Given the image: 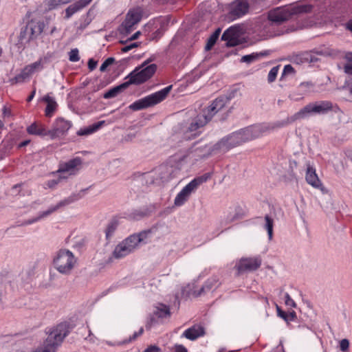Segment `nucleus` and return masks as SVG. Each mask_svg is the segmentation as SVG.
<instances>
[{
    "instance_id": "nucleus-1",
    "label": "nucleus",
    "mask_w": 352,
    "mask_h": 352,
    "mask_svg": "<svg viewBox=\"0 0 352 352\" xmlns=\"http://www.w3.org/2000/svg\"><path fill=\"white\" fill-rule=\"evenodd\" d=\"M333 110V104L328 100H320L316 102H311L302 108L291 117L277 124L278 126H285L297 120L304 119L312 115L326 114Z\"/></svg>"
},
{
    "instance_id": "nucleus-2",
    "label": "nucleus",
    "mask_w": 352,
    "mask_h": 352,
    "mask_svg": "<svg viewBox=\"0 0 352 352\" xmlns=\"http://www.w3.org/2000/svg\"><path fill=\"white\" fill-rule=\"evenodd\" d=\"M312 8L311 5L277 7L268 12L267 19L272 24L280 25L289 20L293 16L311 12Z\"/></svg>"
},
{
    "instance_id": "nucleus-3",
    "label": "nucleus",
    "mask_w": 352,
    "mask_h": 352,
    "mask_svg": "<svg viewBox=\"0 0 352 352\" xmlns=\"http://www.w3.org/2000/svg\"><path fill=\"white\" fill-rule=\"evenodd\" d=\"M69 333L67 324L62 322L57 324L47 332V337L43 346L36 349L34 352H56Z\"/></svg>"
},
{
    "instance_id": "nucleus-4",
    "label": "nucleus",
    "mask_w": 352,
    "mask_h": 352,
    "mask_svg": "<svg viewBox=\"0 0 352 352\" xmlns=\"http://www.w3.org/2000/svg\"><path fill=\"white\" fill-rule=\"evenodd\" d=\"M246 136L243 129L232 133L230 135L222 138L220 141L216 143L212 147L206 146L204 148L206 150V153L201 155L202 157H207L211 155L213 152L225 153L230 148L237 146L243 142H247Z\"/></svg>"
},
{
    "instance_id": "nucleus-5",
    "label": "nucleus",
    "mask_w": 352,
    "mask_h": 352,
    "mask_svg": "<svg viewBox=\"0 0 352 352\" xmlns=\"http://www.w3.org/2000/svg\"><path fill=\"white\" fill-rule=\"evenodd\" d=\"M150 233L151 231L148 230L130 235L116 246L113 256L118 259L133 252L140 243L145 241Z\"/></svg>"
},
{
    "instance_id": "nucleus-6",
    "label": "nucleus",
    "mask_w": 352,
    "mask_h": 352,
    "mask_svg": "<svg viewBox=\"0 0 352 352\" xmlns=\"http://www.w3.org/2000/svg\"><path fill=\"white\" fill-rule=\"evenodd\" d=\"M45 28L44 22L32 19L28 24L21 29L18 36L17 45L19 48H25L26 45L34 41L43 32Z\"/></svg>"
},
{
    "instance_id": "nucleus-7",
    "label": "nucleus",
    "mask_w": 352,
    "mask_h": 352,
    "mask_svg": "<svg viewBox=\"0 0 352 352\" xmlns=\"http://www.w3.org/2000/svg\"><path fill=\"white\" fill-rule=\"evenodd\" d=\"M171 89L172 85H169L159 91L141 98L130 104L129 109L133 111H139L154 106L164 100Z\"/></svg>"
},
{
    "instance_id": "nucleus-8",
    "label": "nucleus",
    "mask_w": 352,
    "mask_h": 352,
    "mask_svg": "<svg viewBox=\"0 0 352 352\" xmlns=\"http://www.w3.org/2000/svg\"><path fill=\"white\" fill-rule=\"evenodd\" d=\"M85 192V190L80 191L78 193H75L71 195L69 197L65 198V199H63L60 201L58 203H57L56 205L51 206L48 208L47 210L39 212L37 217L32 218L30 219L24 221L21 225L22 226H28L34 223H36L43 219H45L50 215H51L52 213L56 212L60 208H63L78 199L82 197L83 192Z\"/></svg>"
},
{
    "instance_id": "nucleus-9",
    "label": "nucleus",
    "mask_w": 352,
    "mask_h": 352,
    "mask_svg": "<svg viewBox=\"0 0 352 352\" xmlns=\"http://www.w3.org/2000/svg\"><path fill=\"white\" fill-rule=\"evenodd\" d=\"M76 259L72 252L60 250L54 259V267L63 274H68L74 268Z\"/></svg>"
},
{
    "instance_id": "nucleus-10",
    "label": "nucleus",
    "mask_w": 352,
    "mask_h": 352,
    "mask_svg": "<svg viewBox=\"0 0 352 352\" xmlns=\"http://www.w3.org/2000/svg\"><path fill=\"white\" fill-rule=\"evenodd\" d=\"M179 173V164L172 160L161 164L153 170L155 179L162 183L177 177Z\"/></svg>"
},
{
    "instance_id": "nucleus-11",
    "label": "nucleus",
    "mask_w": 352,
    "mask_h": 352,
    "mask_svg": "<svg viewBox=\"0 0 352 352\" xmlns=\"http://www.w3.org/2000/svg\"><path fill=\"white\" fill-rule=\"evenodd\" d=\"M156 70L157 65L155 64H151L144 67L140 66L131 72L126 78H129L128 82L130 85H140L151 78Z\"/></svg>"
},
{
    "instance_id": "nucleus-12",
    "label": "nucleus",
    "mask_w": 352,
    "mask_h": 352,
    "mask_svg": "<svg viewBox=\"0 0 352 352\" xmlns=\"http://www.w3.org/2000/svg\"><path fill=\"white\" fill-rule=\"evenodd\" d=\"M281 122L282 121H278L273 124H257L243 129L245 135L246 136V140L250 141L253 139L259 138L263 134L269 133L274 129L281 128L282 126H277V124Z\"/></svg>"
},
{
    "instance_id": "nucleus-13",
    "label": "nucleus",
    "mask_w": 352,
    "mask_h": 352,
    "mask_svg": "<svg viewBox=\"0 0 352 352\" xmlns=\"http://www.w3.org/2000/svg\"><path fill=\"white\" fill-rule=\"evenodd\" d=\"M249 8L246 0H235L229 5L228 18L231 21L239 19L248 13Z\"/></svg>"
},
{
    "instance_id": "nucleus-14",
    "label": "nucleus",
    "mask_w": 352,
    "mask_h": 352,
    "mask_svg": "<svg viewBox=\"0 0 352 352\" xmlns=\"http://www.w3.org/2000/svg\"><path fill=\"white\" fill-rule=\"evenodd\" d=\"M72 126V124L70 121L63 118H58L55 120L52 129L48 132L49 137L51 139L62 137L67 133Z\"/></svg>"
},
{
    "instance_id": "nucleus-15",
    "label": "nucleus",
    "mask_w": 352,
    "mask_h": 352,
    "mask_svg": "<svg viewBox=\"0 0 352 352\" xmlns=\"http://www.w3.org/2000/svg\"><path fill=\"white\" fill-rule=\"evenodd\" d=\"M175 135L178 138H182L184 140H190L199 135L200 131H197L188 121L176 126L175 127Z\"/></svg>"
},
{
    "instance_id": "nucleus-16",
    "label": "nucleus",
    "mask_w": 352,
    "mask_h": 352,
    "mask_svg": "<svg viewBox=\"0 0 352 352\" xmlns=\"http://www.w3.org/2000/svg\"><path fill=\"white\" fill-rule=\"evenodd\" d=\"M261 259L259 256L242 258L235 265L238 274L255 271L260 267Z\"/></svg>"
},
{
    "instance_id": "nucleus-17",
    "label": "nucleus",
    "mask_w": 352,
    "mask_h": 352,
    "mask_svg": "<svg viewBox=\"0 0 352 352\" xmlns=\"http://www.w3.org/2000/svg\"><path fill=\"white\" fill-rule=\"evenodd\" d=\"M81 162L80 158L76 157L68 162L61 163L59 164L56 173L60 174V178L66 179L69 175L76 173V168L81 164Z\"/></svg>"
},
{
    "instance_id": "nucleus-18",
    "label": "nucleus",
    "mask_w": 352,
    "mask_h": 352,
    "mask_svg": "<svg viewBox=\"0 0 352 352\" xmlns=\"http://www.w3.org/2000/svg\"><path fill=\"white\" fill-rule=\"evenodd\" d=\"M240 28L232 26L227 29L221 36V40L226 41V46L230 47L240 44Z\"/></svg>"
},
{
    "instance_id": "nucleus-19",
    "label": "nucleus",
    "mask_w": 352,
    "mask_h": 352,
    "mask_svg": "<svg viewBox=\"0 0 352 352\" xmlns=\"http://www.w3.org/2000/svg\"><path fill=\"white\" fill-rule=\"evenodd\" d=\"M230 100L226 96H221L213 100L212 104L204 110L210 120L219 111H221L226 105L229 102Z\"/></svg>"
},
{
    "instance_id": "nucleus-20",
    "label": "nucleus",
    "mask_w": 352,
    "mask_h": 352,
    "mask_svg": "<svg viewBox=\"0 0 352 352\" xmlns=\"http://www.w3.org/2000/svg\"><path fill=\"white\" fill-rule=\"evenodd\" d=\"M196 190L191 182L188 183L176 196L174 204L176 206H182L190 195Z\"/></svg>"
},
{
    "instance_id": "nucleus-21",
    "label": "nucleus",
    "mask_w": 352,
    "mask_h": 352,
    "mask_svg": "<svg viewBox=\"0 0 352 352\" xmlns=\"http://www.w3.org/2000/svg\"><path fill=\"white\" fill-rule=\"evenodd\" d=\"M205 334L204 328L200 324H195L187 329L182 334L183 337L190 340H195Z\"/></svg>"
},
{
    "instance_id": "nucleus-22",
    "label": "nucleus",
    "mask_w": 352,
    "mask_h": 352,
    "mask_svg": "<svg viewBox=\"0 0 352 352\" xmlns=\"http://www.w3.org/2000/svg\"><path fill=\"white\" fill-rule=\"evenodd\" d=\"M92 0H80L70 5L65 10V18H70L74 13L86 7Z\"/></svg>"
},
{
    "instance_id": "nucleus-23",
    "label": "nucleus",
    "mask_w": 352,
    "mask_h": 352,
    "mask_svg": "<svg viewBox=\"0 0 352 352\" xmlns=\"http://www.w3.org/2000/svg\"><path fill=\"white\" fill-rule=\"evenodd\" d=\"M27 131L30 135H35L42 137H49L48 132H50V130L47 129L42 124H38L37 123L34 122L27 128Z\"/></svg>"
},
{
    "instance_id": "nucleus-24",
    "label": "nucleus",
    "mask_w": 352,
    "mask_h": 352,
    "mask_svg": "<svg viewBox=\"0 0 352 352\" xmlns=\"http://www.w3.org/2000/svg\"><path fill=\"white\" fill-rule=\"evenodd\" d=\"M211 120L203 111L202 113L197 115L195 118L191 119L189 122L195 128L197 131L204 126Z\"/></svg>"
},
{
    "instance_id": "nucleus-25",
    "label": "nucleus",
    "mask_w": 352,
    "mask_h": 352,
    "mask_svg": "<svg viewBox=\"0 0 352 352\" xmlns=\"http://www.w3.org/2000/svg\"><path fill=\"white\" fill-rule=\"evenodd\" d=\"M305 179L307 183L314 188H319L321 186L320 181L318 179L315 170L310 166H308L307 169Z\"/></svg>"
},
{
    "instance_id": "nucleus-26",
    "label": "nucleus",
    "mask_w": 352,
    "mask_h": 352,
    "mask_svg": "<svg viewBox=\"0 0 352 352\" xmlns=\"http://www.w3.org/2000/svg\"><path fill=\"white\" fill-rule=\"evenodd\" d=\"M129 85H130V84L129 83L128 81L124 82L118 86H116V87L111 88L109 91H107L106 93H104L103 97L105 99H109V98H114V97L117 96L120 93L123 91L124 89H126Z\"/></svg>"
},
{
    "instance_id": "nucleus-27",
    "label": "nucleus",
    "mask_w": 352,
    "mask_h": 352,
    "mask_svg": "<svg viewBox=\"0 0 352 352\" xmlns=\"http://www.w3.org/2000/svg\"><path fill=\"white\" fill-rule=\"evenodd\" d=\"M218 279L217 277H212L208 278L203 285L199 292L197 293V296H200L203 294H205L210 290L214 289L217 287Z\"/></svg>"
},
{
    "instance_id": "nucleus-28",
    "label": "nucleus",
    "mask_w": 352,
    "mask_h": 352,
    "mask_svg": "<svg viewBox=\"0 0 352 352\" xmlns=\"http://www.w3.org/2000/svg\"><path fill=\"white\" fill-rule=\"evenodd\" d=\"M142 10L140 8H136L130 10L127 13L126 18L134 24H138L142 19Z\"/></svg>"
},
{
    "instance_id": "nucleus-29",
    "label": "nucleus",
    "mask_w": 352,
    "mask_h": 352,
    "mask_svg": "<svg viewBox=\"0 0 352 352\" xmlns=\"http://www.w3.org/2000/svg\"><path fill=\"white\" fill-rule=\"evenodd\" d=\"M32 73L29 71L28 67L25 66L21 72L20 74H17L15 77L10 80L12 84L22 83L25 80H28L32 76Z\"/></svg>"
},
{
    "instance_id": "nucleus-30",
    "label": "nucleus",
    "mask_w": 352,
    "mask_h": 352,
    "mask_svg": "<svg viewBox=\"0 0 352 352\" xmlns=\"http://www.w3.org/2000/svg\"><path fill=\"white\" fill-rule=\"evenodd\" d=\"M104 124V121H99L93 124L92 125L89 126L85 129H81L78 132L77 134L78 135H87L91 134L96 131H98L103 124Z\"/></svg>"
},
{
    "instance_id": "nucleus-31",
    "label": "nucleus",
    "mask_w": 352,
    "mask_h": 352,
    "mask_svg": "<svg viewBox=\"0 0 352 352\" xmlns=\"http://www.w3.org/2000/svg\"><path fill=\"white\" fill-rule=\"evenodd\" d=\"M43 100L47 102L45 115L48 117H51L53 113L56 111L57 107L56 102L53 98L49 96H45Z\"/></svg>"
},
{
    "instance_id": "nucleus-32",
    "label": "nucleus",
    "mask_w": 352,
    "mask_h": 352,
    "mask_svg": "<svg viewBox=\"0 0 352 352\" xmlns=\"http://www.w3.org/2000/svg\"><path fill=\"white\" fill-rule=\"evenodd\" d=\"M119 225V222L117 219H111L107 226L105 230L106 239L110 240L113 236L116 230H117Z\"/></svg>"
},
{
    "instance_id": "nucleus-33",
    "label": "nucleus",
    "mask_w": 352,
    "mask_h": 352,
    "mask_svg": "<svg viewBox=\"0 0 352 352\" xmlns=\"http://www.w3.org/2000/svg\"><path fill=\"white\" fill-rule=\"evenodd\" d=\"M154 314L160 318L169 317L170 315V309L164 304H159L155 307Z\"/></svg>"
},
{
    "instance_id": "nucleus-34",
    "label": "nucleus",
    "mask_w": 352,
    "mask_h": 352,
    "mask_svg": "<svg viewBox=\"0 0 352 352\" xmlns=\"http://www.w3.org/2000/svg\"><path fill=\"white\" fill-rule=\"evenodd\" d=\"M292 60L294 63L300 64L303 63L312 62L311 55L307 52L300 53L293 56Z\"/></svg>"
},
{
    "instance_id": "nucleus-35",
    "label": "nucleus",
    "mask_w": 352,
    "mask_h": 352,
    "mask_svg": "<svg viewBox=\"0 0 352 352\" xmlns=\"http://www.w3.org/2000/svg\"><path fill=\"white\" fill-rule=\"evenodd\" d=\"M135 25V24H134V23L131 22L129 19H125L121 24L119 31L121 34L126 36L133 30Z\"/></svg>"
},
{
    "instance_id": "nucleus-36",
    "label": "nucleus",
    "mask_w": 352,
    "mask_h": 352,
    "mask_svg": "<svg viewBox=\"0 0 352 352\" xmlns=\"http://www.w3.org/2000/svg\"><path fill=\"white\" fill-rule=\"evenodd\" d=\"M263 228L267 232L269 240H272L273 237L274 219L268 214L265 216Z\"/></svg>"
},
{
    "instance_id": "nucleus-37",
    "label": "nucleus",
    "mask_w": 352,
    "mask_h": 352,
    "mask_svg": "<svg viewBox=\"0 0 352 352\" xmlns=\"http://www.w3.org/2000/svg\"><path fill=\"white\" fill-rule=\"evenodd\" d=\"M267 54V52L252 53L251 54L242 56L241 61L243 63H251L258 60L260 57L266 56Z\"/></svg>"
},
{
    "instance_id": "nucleus-38",
    "label": "nucleus",
    "mask_w": 352,
    "mask_h": 352,
    "mask_svg": "<svg viewBox=\"0 0 352 352\" xmlns=\"http://www.w3.org/2000/svg\"><path fill=\"white\" fill-rule=\"evenodd\" d=\"M210 177V173H206L200 177H197L192 179L190 182L197 190V188L204 182H206Z\"/></svg>"
},
{
    "instance_id": "nucleus-39",
    "label": "nucleus",
    "mask_w": 352,
    "mask_h": 352,
    "mask_svg": "<svg viewBox=\"0 0 352 352\" xmlns=\"http://www.w3.org/2000/svg\"><path fill=\"white\" fill-rule=\"evenodd\" d=\"M29 71L33 74L36 71H40L43 68V65L42 63V60L40 59L32 64H30L26 66Z\"/></svg>"
},
{
    "instance_id": "nucleus-40",
    "label": "nucleus",
    "mask_w": 352,
    "mask_h": 352,
    "mask_svg": "<svg viewBox=\"0 0 352 352\" xmlns=\"http://www.w3.org/2000/svg\"><path fill=\"white\" fill-rule=\"evenodd\" d=\"M150 212L146 209L144 210H135L131 214L130 217L133 219L139 220L144 217L149 215Z\"/></svg>"
},
{
    "instance_id": "nucleus-41",
    "label": "nucleus",
    "mask_w": 352,
    "mask_h": 352,
    "mask_svg": "<svg viewBox=\"0 0 352 352\" xmlns=\"http://www.w3.org/2000/svg\"><path fill=\"white\" fill-rule=\"evenodd\" d=\"M307 93V90H303V92L299 91L298 88L297 91H293L289 95V98L294 101H298L303 98V96Z\"/></svg>"
},
{
    "instance_id": "nucleus-42",
    "label": "nucleus",
    "mask_w": 352,
    "mask_h": 352,
    "mask_svg": "<svg viewBox=\"0 0 352 352\" xmlns=\"http://www.w3.org/2000/svg\"><path fill=\"white\" fill-rule=\"evenodd\" d=\"M278 72V67H274L270 69L267 76V80L269 82H272L276 80Z\"/></svg>"
},
{
    "instance_id": "nucleus-43",
    "label": "nucleus",
    "mask_w": 352,
    "mask_h": 352,
    "mask_svg": "<svg viewBox=\"0 0 352 352\" xmlns=\"http://www.w3.org/2000/svg\"><path fill=\"white\" fill-rule=\"evenodd\" d=\"M115 61V58H113V57H109L108 58H107L104 62L103 63L100 65V71L103 72L104 71H106L107 68L111 65V64H113Z\"/></svg>"
},
{
    "instance_id": "nucleus-44",
    "label": "nucleus",
    "mask_w": 352,
    "mask_h": 352,
    "mask_svg": "<svg viewBox=\"0 0 352 352\" xmlns=\"http://www.w3.org/2000/svg\"><path fill=\"white\" fill-rule=\"evenodd\" d=\"M69 59L72 62H76L79 60L80 56L78 54V49H73L69 53Z\"/></svg>"
},
{
    "instance_id": "nucleus-45",
    "label": "nucleus",
    "mask_w": 352,
    "mask_h": 352,
    "mask_svg": "<svg viewBox=\"0 0 352 352\" xmlns=\"http://www.w3.org/2000/svg\"><path fill=\"white\" fill-rule=\"evenodd\" d=\"M313 87L314 85L311 82H303L298 86L299 91L302 93L303 92V90H307V92H309Z\"/></svg>"
},
{
    "instance_id": "nucleus-46",
    "label": "nucleus",
    "mask_w": 352,
    "mask_h": 352,
    "mask_svg": "<svg viewBox=\"0 0 352 352\" xmlns=\"http://www.w3.org/2000/svg\"><path fill=\"white\" fill-rule=\"evenodd\" d=\"M217 39L214 37H213L212 35L208 38V41H207V43L205 46V50L206 51H208L210 50L213 46L216 43Z\"/></svg>"
},
{
    "instance_id": "nucleus-47",
    "label": "nucleus",
    "mask_w": 352,
    "mask_h": 352,
    "mask_svg": "<svg viewBox=\"0 0 352 352\" xmlns=\"http://www.w3.org/2000/svg\"><path fill=\"white\" fill-rule=\"evenodd\" d=\"M285 304L287 306L291 307H296V304L294 302V300L290 297L289 294L286 293L285 294Z\"/></svg>"
},
{
    "instance_id": "nucleus-48",
    "label": "nucleus",
    "mask_w": 352,
    "mask_h": 352,
    "mask_svg": "<svg viewBox=\"0 0 352 352\" xmlns=\"http://www.w3.org/2000/svg\"><path fill=\"white\" fill-rule=\"evenodd\" d=\"M72 0H50L49 6L54 8L58 5L65 4L70 2Z\"/></svg>"
},
{
    "instance_id": "nucleus-49",
    "label": "nucleus",
    "mask_w": 352,
    "mask_h": 352,
    "mask_svg": "<svg viewBox=\"0 0 352 352\" xmlns=\"http://www.w3.org/2000/svg\"><path fill=\"white\" fill-rule=\"evenodd\" d=\"M63 179H64L60 178V174H58V177L57 179H50L47 181V185L49 188H54Z\"/></svg>"
},
{
    "instance_id": "nucleus-50",
    "label": "nucleus",
    "mask_w": 352,
    "mask_h": 352,
    "mask_svg": "<svg viewBox=\"0 0 352 352\" xmlns=\"http://www.w3.org/2000/svg\"><path fill=\"white\" fill-rule=\"evenodd\" d=\"M349 347V340H347V339H342L340 342V349L342 352L346 351L348 350Z\"/></svg>"
},
{
    "instance_id": "nucleus-51",
    "label": "nucleus",
    "mask_w": 352,
    "mask_h": 352,
    "mask_svg": "<svg viewBox=\"0 0 352 352\" xmlns=\"http://www.w3.org/2000/svg\"><path fill=\"white\" fill-rule=\"evenodd\" d=\"M140 45V43L138 42H135V43H131L129 45H125L124 47H123L122 48V52H127L129 51H130L131 50H132L133 48H135V47H138Z\"/></svg>"
},
{
    "instance_id": "nucleus-52",
    "label": "nucleus",
    "mask_w": 352,
    "mask_h": 352,
    "mask_svg": "<svg viewBox=\"0 0 352 352\" xmlns=\"http://www.w3.org/2000/svg\"><path fill=\"white\" fill-rule=\"evenodd\" d=\"M142 333H143V329L141 328L138 332H135L133 333V335L129 338V340H124V341L122 342L121 344H126V343H129V342L135 340L138 338V336L141 335Z\"/></svg>"
},
{
    "instance_id": "nucleus-53",
    "label": "nucleus",
    "mask_w": 352,
    "mask_h": 352,
    "mask_svg": "<svg viewBox=\"0 0 352 352\" xmlns=\"http://www.w3.org/2000/svg\"><path fill=\"white\" fill-rule=\"evenodd\" d=\"M277 314L279 317L284 319L285 321L288 320V314L282 311L281 309L276 305Z\"/></svg>"
},
{
    "instance_id": "nucleus-54",
    "label": "nucleus",
    "mask_w": 352,
    "mask_h": 352,
    "mask_svg": "<svg viewBox=\"0 0 352 352\" xmlns=\"http://www.w3.org/2000/svg\"><path fill=\"white\" fill-rule=\"evenodd\" d=\"M141 34V32L140 31L136 32L135 34H133L130 38H129L126 41H121L120 43L122 44H126L128 41H131L137 39L139 36Z\"/></svg>"
},
{
    "instance_id": "nucleus-55",
    "label": "nucleus",
    "mask_w": 352,
    "mask_h": 352,
    "mask_svg": "<svg viewBox=\"0 0 352 352\" xmlns=\"http://www.w3.org/2000/svg\"><path fill=\"white\" fill-rule=\"evenodd\" d=\"M294 69L291 65H287L284 67L283 76L289 74H294Z\"/></svg>"
},
{
    "instance_id": "nucleus-56",
    "label": "nucleus",
    "mask_w": 352,
    "mask_h": 352,
    "mask_svg": "<svg viewBox=\"0 0 352 352\" xmlns=\"http://www.w3.org/2000/svg\"><path fill=\"white\" fill-rule=\"evenodd\" d=\"M97 64H98L97 61L94 60L93 58H90L88 61V68L91 71H93L94 69H95L96 68Z\"/></svg>"
},
{
    "instance_id": "nucleus-57",
    "label": "nucleus",
    "mask_w": 352,
    "mask_h": 352,
    "mask_svg": "<svg viewBox=\"0 0 352 352\" xmlns=\"http://www.w3.org/2000/svg\"><path fill=\"white\" fill-rule=\"evenodd\" d=\"M344 69V72L346 74L352 76V65L351 64L345 65Z\"/></svg>"
},
{
    "instance_id": "nucleus-58",
    "label": "nucleus",
    "mask_w": 352,
    "mask_h": 352,
    "mask_svg": "<svg viewBox=\"0 0 352 352\" xmlns=\"http://www.w3.org/2000/svg\"><path fill=\"white\" fill-rule=\"evenodd\" d=\"M160 348L155 346H151L148 348H147L144 352H160Z\"/></svg>"
},
{
    "instance_id": "nucleus-59",
    "label": "nucleus",
    "mask_w": 352,
    "mask_h": 352,
    "mask_svg": "<svg viewBox=\"0 0 352 352\" xmlns=\"http://www.w3.org/2000/svg\"><path fill=\"white\" fill-rule=\"evenodd\" d=\"M175 352H188L187 349L180 344L175 345Z\"/></svg>"
},
{
    "instance_id": "nucleus-60",
    "label": "nucleus",
    "mask_w": 352,
    "mask_h": 352,
    "mask_svg": "<svg viewBox=\"0 0 352 352\" xmlns=\"http://www.w3.org/2000/svg\"><path fill=\"white\" fill-rule=\"evenodd\" d=\"M155 60V56H151L149 58H148L147 60H146L141 65V67H146L147 65H149L148 63H150L151 62H152L153 60Z\"/></svg>"
},
{
    "instance_id": "nucleus-61",
    "label": "nucleus",
    "mask_w": 352,
    "mask_h": 352,
    "mask_svg": "<svg viewBox=\"0 0 352 352\" xmlns=\"http://www.w3.org/2000/svg\"><path fill=\"white\" fill-rule=\"evenodd\" d=\"M344 58L346 60H348L349 62L352 63V52H346L344 55Z\"/></svg>"
},
{
    "instance_id": "nucleus-62",
    "label": "nucleus",
    "mask_w": 352,
    "mask_h": 352,
    "mask_svg": "<svg viewBox=\"0 0 352 352\" xmlns=\"http://www.w3.org/2000/svg\"><path fill=\"white\" fill-rule=\"evenodd\" d=\"M221 30L220 28H217L212 34V36L214 38H216L217 39H218L219 35H220V33H221Z\"/></svg>"
},
{
    "instance_id": "nucleus-63",
    "label": "nucleus",
    "mask_w": 352,
    "mask_h": 352,
    "mask_svg": "<svg viewBox=\"0 0 352 352\" xmlns=\"http://www.w3.org/2000/svg\"><path fill=\"white\" fill-rule=\"evenodd\" d=\"M221 30L220 28H217L212 34V36L214 38H216L217 39H218L219 35H220V33H221Z\"/></svg>"
},
{
    "instance_id": "nucleus-64",
    "label": "nucleus",
    "mask_w": 352,
    "mask_h": 352,
    "mask_svg": "<svg viewBox=\"0 0 352 352\" xmlns=\"http://www.w3.org/2000/svg\"><path fill=\"white\" fill-rule=\"evenodd\" d=\"M30 142V140H25V141H23V142H21L19 144V148H21V147L25 146H27Z\"/></svg>"
}]
</instances>
